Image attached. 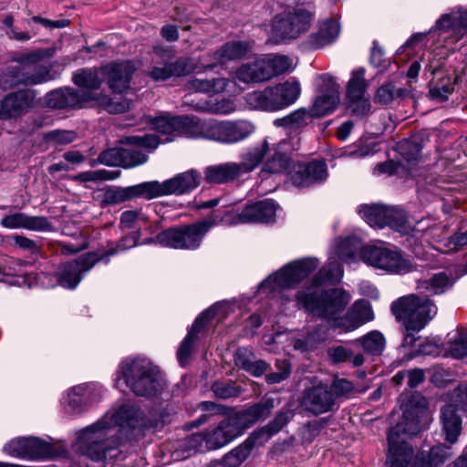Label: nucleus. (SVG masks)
Here are the masks:
<instances>
[{"mask_svg": "<svg viewBox=\"0 0 467 467\" xmlns=\"http://www.w3.org/2000/svg\"><path fill=\"white\" fill-rule=\"evenodd\" d=\"M358 258L388 273L407 274L415 270V265L396 249L384 246L362 247L359 240L348 237L333 248L327 263L310 279L306 278L320 264L316 257H305L288 263L263 280L258 289L263 292H279L296 289L297 285L305 282V288L312 292H337L334 286L343 276L340 262L350 264Z\"/></svg>", "mask_w": 467, "mask_h": 467, "instance_id": "1", "label": "nucleus"}, {"mask_svg": "<svg viewBox=\"0 0 467 467\" xmlns=\"http://www.w3.org/2000/svg\"><path fill=\"white\" fill-rule=\"evenodd\" d=\"M146 430L158 427L156 420L147 418L143 411L133 405H124L112 414H105L94 424L85 428L78 435V450L94 462H106L118 459L122 451V441L117 435L115 427Z\"/></svg>", "mask_w": 467, "mask_h": 467, "instance_id": "2", "label": "nucleus"}, {"mask_svg": "<svg viewBox=\"0 0 467 467\" xmlns=\"http://www.w3.org/2000/svg\"><path fill=\"white\" fill-rule=\"evenodd\" d=\"M427 402L420 397L416 404L412 401L406 405L402 421L392 427L389 432L388 462L389 467H440L453 456L450 445L438 444L433 446L425 460L423 453L417 455L412 463L413 450L406 441V436H414L427 427Z\"/></svg>", "mask_w": 467, "mask_h": 467, "instance_id": "3", "label": "nucleus"}, {"mask_svg": "<svg viewBox=\"0 0 467 467\" xmlns=\"http://www.w3.org/2000/svg\"><path fill=\"white\" fill-rule=\"evenodd\" d=\"M349 298L347 294H300L298 302L313 316L332 319V326L344 331H352L374 319L370 303L361 299L354 303L346 316L336 315L344 310Z\"/></svg>", "mask_w": 467, "mask_h": 467, "instance_id": "4", "label": "nucleus"}, {"mask_svg": "<svg viewBox=\"0 0 467 467\" xmlns=\"http://www.w3.org/2000/svg\"><path fill=\"white\" fill-rule=\"evenodd\" d=\"M273 408V400H264L245 410L230 412L216 426L207 429L209 447L216 450L229 444L255 422L266 419Z\"/></svg>", "mask_w": 467, "mask_h": 467, "instance_id": "5", "label": "nucleus"}, {"mask_svg": "<svg viewBox=\"0 0 467 467\" xmlns=\"http://www.w3.org/2000/svg\"><path fill=\"white\" fill-rule=\"evenodd\" d=\"M150 124L153 130L165 138L155 134H145L127 137V141L141 149L154 150L160 143L171 141L177 136L200 138L201 119L196 117H172L163 114L153 119Z\"/></svg>", "mask_w": 467, "mask_h": 467, "instance_id": "6", "label": "nucleus"}, {"mask_svg": "<svg viewBox=\"0 0 467 467\" xmlns=\"http://www.w3.org/2000/svg\"><path fill=\"white\" fill-rule=\"evenodd\" d=\"M119 372L117 384L123 379L125 385L137 396H154L163 389L158 368L146 358L126 359L119 365Z\"/></svg>", "mask_w": 467, "mask_h": 467, "instance_id": "7", "label": "nucleus"}, {"mask_svg": "<svg viewBox=\"0 0 467 467\" xmlns=\"http://www.w3.org/2000/svg\"><path fill=\"white\" fill-rule=\"evenodd\" d=\"M390 310L408 331L421 330L437 314L433 300L424 294L400 296L392 302Z\"/></svg>", "mask_w": 467, "mask_h": 467, "instance_id": "8", "label": "nucleus"}, {"mask_svg": "<svg viewBox=\"0 0 467 467\" xmlns=\"http://www.w3.org/2000/svg\"><path fill=\"white\" fill-rule=\"evenodd\" d=\"M141 233H133L122 237L116 247L111 248L107 254L88 253L75 261L63 265L58 276L59 284L65 289H75L80 282L81 275L89 271L97 262L101 261L104 256L109 257L138 245Z\"/></svg>", "mask_w": 467, "mask_h": 467, "instance_id": "9", "label": "nucleus"}, {"mask_svg": "<svg viewBox=\"0 0 467 467\" xmlns=\"http://www.w3.org/2000/svg\"><path fill=\"white\" fill-rule=\"evenodd\" d=\"M218 222L204 220L193 224L177 228H169L158 234L155 238H148L144 244L157 243L174 249L193 250L200 246L205 234Z\"/></svg>", "mask_w": 467, "mask_h": 467, "instance_id": "10", "label": "nucleus"}, {"mask_svg": "<svg viewBox=\"0 0 467 467\" xmlns=\"http://www.w3.org/2000/svg\"><path fill=\"white\" fill-rule=\"evenodd\" d=\"M254 130V124L247 119L217 120L214 119H201L199 139L223 144H235L249 138Z\"/></svg>", "mask_w": 467, "mask_h": 467, "instance_id": "11", "label": "nucleus"}, {"mask_svg": "<svg viewBox=\"0 0 467 467\" xmlns=\"http://www.w3.org/2000/svg\"><path fill=\"white\" fill-rule=\"evenodd\" d=\"M359 215L372 227L382 228L389 226L402 234H411L412 238H418L420 232L423 231L420 221L413 227L407 222L402 211L383 205L363 204L358 207Z\"/></svg>", "mask_w": 467, "mask_h": 467, "instance_id": "12", "label": "nucleus"}, {"mask_svg": "<svg viewBox=\"0 0 467 467\" xmlns=\"http://www.w3.org/2000/svg\"><path fill=\"white\" fill-rule=\"evenodd\" d=\"M46 100L47 106L54 109L81 108L94 102L104 107L110 113H119L126 109L123 105L112 103L107 96L95 98L88 91H77L71 88L51 91L47 95Z\"/></svg>", "mask_w": 467, "mask_h": 467, "instance_id": "13", "label": "nucleus"}, {"mask_svg": "<svg viewBox=\"0 0 467 467\" xmlns=\"http://www.w3.org/2000/svg\"><path fill=\"white\" fill-rule=\"evenodd\" d=\"M46 50H36L28 54L16 56L14 60L19 64L18 67L10 68L6 73L0 76V87L3 89L11 88L19 84H38L50 79L49 71L47 67H40L35 75H25L22 71L27 67L34 65L44 58Z\"/></svg>", "mask_w": 467, "mask_h": 467, "instance_id": "14", "label": "nucleus"}, {"mask_svg": "<svg viewBox=\"0 0 467 467\" xmlns=\"http://www.w3.org/2000/svg\"><path fill=\"white\" fill-rule=\"evenodd\" d=\"M313 15L304 8H287L276 15L271 32L276 41L295 39L308 30Z\"/></svg>", "mask_w": 467, "mask_h": 467, "instance_id": "15", "label": "nucleus"}, {"mask_svg": "<svg viewBox=\"0 0 467 467\" xmlns=\"http://www.w3.org/2000/svg\"><path fill=\"white\" fill-rule=\"evenodd\" d=\"M152 67L149 76L155 81H164L171 78L187 75L192 67L186 58L171 61L174 55L171 49L155 47Z\"/></svg>", "mask_w": 467, "mask_h": 467, "instance_id": "16", "label": "nucleus"}, {"mask_svg": "<svg viewBox=\"0 0 467 467\" xmlns=\"http://www.w3.org/2000/svg\"><path fill=\"white\" fill-rule=\"evenodd\" d=\"M430 220L424 221L421 224L423 231L418 234V239H422L433 247L442 253H450L456 251L467 245V231L457 233L451 236H445L444 227L441 225H433L431 227L427 223Z\"/></svg>", "mask_w": 467, "mask_h": 467, "instance_id": "17", "label": "nucleus"}, {"mask_svg": "<svg viewBox=\"0 0 467 467\" xmlns=\"http://www.w3.org/2000/svg\"><path fill=\"white\" fill-rule=\"evenodd\" d=\"M319 92L312 105L309 115L322 117L332 112L339 103V86L329 75L319 77Z\"/></svg>", "mask_w": 467, "mask_h": 467, "instance_id": "18", "label": "nucleus"}, {"mask_svg": "<svg viewBox=\"0 0 467 467\" xmlns=\"http://www.w3.org/2000/svg\"><path fill=\"white\" fill-rule=\"evenodd\" d=\"M127 141V138L125 139ZM129 148H113L102 151L98 157V162L108 166H122L132 168L147 161V155L141 148L130 143Z\"/></svg>", "mask_w": 467, "mask_h": 467, "instance_id": "19", "label": "nucleus"}, {"mask_svg": "<svg viewBox=\"0 0 467 467\" xmlns=\"http://www.w3.org/2000/svg\"><path fill=\"white\" fill-rule=\"evenodd\" d=\"M337 406L335 395L325 384H318L305 390L302 407L314 415L332 411Z\"/></svg>", "mask_w": 467, "mask_h": 467, "instance_id": "20", "label": "nucleus"}, {"mask_svg": "<svg viewBox=\"0 0 467 467\" xmlns=\"http://www.w3.org/2000/svg\"><path fill=\"white\" fill-rule=\"evenodd\" d=\"M288 174L294 185L308 187L325 180L327 171L324 161H312L308 164L298 162L293 164Z\"/></svg>", "mask_w": 467, "mask_h": 467, "instance_id": "21", "label": "nucleus"}, {"mask_svg": "<svg viewBox=\"0 0 467 467\" xmlns=\"http://www.w3.org/2000/svg\"><path fill=\"white\" fill-rule=\"evenodd\" d=\"M439 33L451 32V42L455 43L467 35V8L456 7L451 12L443 14L433 27Z\"/></svg>", "mask_w": 467, "mask_h": 467, "instance_id": "22", "label": "nucleus"}, {"mask_svg": "<svg viewBox=\"0 0 467 467\" xmlns=\"http://www.w3.org/2000/svg\"><path fill=\"white\" fill-rule=\"evenodd\" d=\"M186 88L192 92H202L210 95L226 91L230 96H236L242 92V88L235 81L225 78L212 79L193 78L188 81Z\"/></svg>", "mask_w": 467, "mask_h": 467, "instance_id": "23", "label": "nucleus"}, {"mask_svg": "<svg viewBox=\"0 0 467 467\" xmlns=\"http://www.w3.org/2000/svg\"><path fill=\"white\" fill-rule=\"evenodd\" d=\"M34 102V94L30 90H20L5 97L0 105V118L13 119L25 114Z\"/></svg>", "mask_w": 467, "mask_h": 467, "instance_id": "24", "label": "nucleus"}, {"mask_svg": "<svg viewBox=\"0 0 467 467\" xmlns=\"http://www.w3.org/2000/svg\"><path fill=\"white\" fill-rule=\"evenodd\" d=\"M365 70L359 68L352 72L348 85V96L351 100L352 111L358 115H365L370 109V103L365 98Z\"/></svg>", "mask_w": 467, "mask_h": 467, "instance_id": "25", "label": "nucleus"}, {"mask_svg": "<svg viewBox=\"0 0 467 467\" xmlns=\"http://www.w3.org/2000/svg\"><path fill=\"white\" fill-rule=\"evenodd\" d=\"M441 433L450 445L455 444L462 431V420L457 409L452 405H443L440 410Z\"/></svg>", "mask_w": 467, "mask_h": 467, "instance_id": "26", "label": "nucleus"}, {"mask_svg": "<svg viewBox=\"0 0 467 467\" xmlns=\"http://www.w3.org/2000/svg\"><path fill=\"white\" fill-rule=\"evenodd\" d=\"M135 67L131 62L111 64L104 67V74L113 92L121 93L129 88Z\"/></svg>", "mask_w": 467, "mask_h": 467, "instance_id": "27", "label": "nucleus"}, {"mask_svg": "<svg viewBox=\"0 0 467 467\" xmlns=\"http://www.w3.org/2000/svg\"><path fill=\"white\" fill-rule=\"evenodd\" d=\"M1 225L8 229L24 228L30 231L47 232L51 223L43 216H28L23 213L5 215L1 219Z\"/></svg>", "mask_w": 467, "mask_h": 467, "instance_id": "28", "label": "nucleus"}, {"mask_svg": "<svg viewBox=\"0 0 467 467\" xmlns=\"http://www.w3.org/2000/svg\"><path fill=\"white\" fill-rule=\"evenodd\" d=\"M264 431H254L238 446L225 453L220 460L223 467H239L251 454Z\"/></svg>", "mask_w": 467, "mask_h": 467, "instance_id": "29", "label": "nucleus"}, {"mask_svg": "<svg viewBox=\"0 0 467 467\" xmlns=\"http://www.w3.org/2000/svg\"><path fill=\"white\" fill-rule=\"evenodd\" d=\"M235 78L244 84H259L268 81V72L264 57L242 64L235 71Z\"/></svg>", "mask_w": 467, "mask_h": 467, "instance_id": "30", "label": "nucleus"}, {"mask_svg": "<svg viewBox=\"0 0 467 467\" xmlns=\"http://www.w3.org/2000/svg\"><path fill=\"white\" fill-rule=\"evenodd\" d=\"M246 101L254 109L266 112L280 110L273 86L247 93Z\"/></svg>", "mask_w": 467, "mask_h": 467, "instance_id": "31", "label": "nucleus"}, {"mask_svg": "<svg viewBox=\"0 0 467 467\" xmlns=\"http://www.w3.org/2000/svg\"><path fill=\"white\" fill-rule=\"evenodd\" d=\"M273 87L280 110L293 105L301 94V85L295 78H290Z\"/></svg>", "mask_w": 467, "mask_h": 467, "instance_id": "32", "label": "nucleus"}, {"mask_svg": "<svg viewBox=\"0 0 467 467\" xmlns=\"http://www.w3.org/2000/svg\"><path fill=\"white\" fill-rule=\"evenodd\" d=\"M201 174L191 170L166 180L170 194H183L197 188L201 182Z\"/></svg>", "mask_w": 467, "mask_h": 467, "instance_id": "33", "label": "nucleus"}, {"mask_svg": "<svg viewBox=\"0 0 467 467\" xmlns=\"http://www.w3.org/2000/svg\"><path fill=\"white\" fill-rule=\"evenodd\" d=\"M237 162L212 165L205 169L204 178L210 183H224L240 177Z\"/></svg>", "mask_w": 467, "mask_h": 467, "instance_id": "34", "label": "nucleus"}, {"mask_svg": "<svg viewBox=\"0 0 467 467\" xmlns=\"http://www.w3.org/2000/svg\"><path fill=\"white\" fill-rule=\"evenodd\" d=\"M235 365L254 377H260L268 368L264 360H254V353L247 348H239L234 353Z\"/></svg>", "mask_w": 467, "mask_h": 467, "instance_id": "35", "label": "nucleus"}, {"mask_svg": "<svg viewBox=\"0 0 467 467\" xmlns=\"http://www.w3.org/2000/svg\"><path fill=\"white\" fill-rule=\"evenodd\" d=\"M278 205L273 200H264L245 206L248 223H269L274 220Z\"/></svg>", "mask_w": 467, "mask_h": 467, "instance_id": "36", "label": "nucleus"}, {"mask_svg": "<svg viewBox=\"0 0 467 467\" xmlns=\"http://www.w3.org/2000/svg\"><path fill=\"white\" fill-rule=\"evenodd\" d=\"M289 150V141L284 140L276 146L275 153L266 161L262 172L275 174L288 168L289 158L286 151Z\"/></svg>", "mask_w": 467, "mask_h": 467, "instance_id": "37", "label": "nucleus"}, {"mask_svg": "<svg viewBox=\"0 0 467 467\" xmlns=\"http://www.w3.org/2000/svg\"><path fill=\"white\" fill-rule=\"evenodd\" d=\"M251 50L248 42L231 41L224 44L214 53V59L220 63L239 59L247 55Z\"/></svg>", "mask_w": 467, "mask_h": 467, "instance_id": "38", "label": "nucleus"}, {"mask_svg": "<svg viewBox=\"0 0 467 467\" xmlns=\"http://www.w3.org/2000/svg\"><path fill=\"white\" fill-rule=\"evenodd\" d=\"M339 33L338 23L335 20H327L320 25L318 32L311 36V44L315 48L322 47L334 42Z\"/></svg>", "mask_w": 467, "mask_h": 467, "instance_id": "39", "label": "nucleus"}, {"mask_svg": "<svg viewBox=\"0 0 467 467\" xmlns=\"http://www.w3.org/2000/svg\"><path fill=\"white\" fill-rule=\"evenodd\" d=\"M105 78L104 67L101 69L85 68L74 74V83L88 90H94L99 88Z\"/></svg>", "mask_w": 467, "mask_h": 467, "instance_id": "40", "label": "nucleus"}, {"mask_svg": "<svg viewBox=\"0 0 467 467\" xmlns=\"http://www.w3.org/2000/svg\"><path fill=\"white\" fill-rule=\"evenodd\" d=\"M444 356L454 358L467 357V332L456 330L448 335V340L444 343Z\"/></svg>", "mask_w": 467, "mask_h": 467, "instance_id": "41", "label": "nucleus"}, {"mask_svg": "<svg viewBox=\"0 0 467 467\" xmlns=\"http://www.w3.org/2000/svg\"><path fill=\"white\" fill-rule=\"evenodd\" d=\"M268 150V143L265 141L260 147L254 148L242 155L241 162H237L240 175L254 171L262 161Z\"/></svg>", "mask_w": 467, "mask_h": 467, "instance_id": "42", "label": "nucleus"}, {"mask_svg": "<svg viewBox=\"0 0 467 467\" xmlns=\"http://www.w3.org/2000/svg\"><path fill=\"white\" fill-rule=\"evenodd\" d=\"M134 196H142L148 200L169 195L166 181L159 182L157 181L146 182L132 186Z\"/></svg>", "mask_w": 467, "mask_h": 467, "instance_id": "43", "label": "nucleus"}, {"mask_svg": "<svg viewBox=\"0 0 467 467\" xmlns=\"http://www.w3.org/2000/svg\"><path fill=\"white\" fill-rule=\"evenodd\" d=\"M268 72L269 80L273 78L284 74L293 68L292 60L283 55H268L263 57Z\"/></svg>", "mask_w": 467, "mask_h": 467, "instance_id": "44", "label": "nucleus"}, {"mask_svg": "<svg viewBox=\"0 0 467 467\" xmlns=\"http://www.w3.org/2000/svg\"><path fill=\"white\" fill-rule=\"evenodd\" d=\"M120 175L119 171H109L106 169L97 171H87L79 172L70 177L73 182H99L105 181H111L119 178Z\"/></svg>", "mask_w": 467, "mask_h": 467, "instance_id": "45", "label": "nucleus"}, {"mask_svg": "<svg viewBox=\"0 0 467 467\" xmlns=\"http://www.w3.org/2000/svg\"><path fill=\"white\" fill-rule=\"evenodd\" d=\"M89 386L79 385L69 389L67 397L64 401L65 410L67 413H78L82 410L83 398L88 391Z\"/></svg>", "mask_w": 467, "mask_h": 467, "instance_id": "46", "label": "nucleus"}, {"mask_svg": "<svg viewBox=\"0 0 467 467\" xmlns=\"http://www.w3.org/2000/svg\"><path fill=\"white\" fill-rule=\"evenodd\" d=\"M358 341L361 343L363 349L371 355L381 354L386 345L384 336L377 330L368 333L360 337Z\"/></svg>", "mask_w": 467, "mask_h": 467, "instance_id": "47", "label": "nucleus"}, {"mask_svg": "<svg viewBox=\"0 0 467 467\" xmlns=\"http://www.w3.org/2000/svg\"><path fill=\"white\" fill-rule=\"evenodd\" d=\"M207 220L217 221L218 223L215 225L221 223V224L231 226V225L249 223L245 207L241 212L232 209V210L226 211L223 214L214 213Z\"/></svg>", "mask_w": 467, "mask_h": 467, "instance_id": "48", "label": "nucleus"}, {"mask_svg": "<svg viewBox=\"0 0 467 467\" xmlns=\"http://www.w3.org/2000/svg\"><path fill=\"white\" fill-rule=\"evenodd\" d=\"M455 81L456 78L450 76L441 78L431 85L430 95L441 101L447 99L454 90Z\"/></svg>", "mask_w": 467, "mask_h": 467, "instance_id": "49", "label": "nucleus"}, {"mask_svg": "<svg viewBox=\"0 0 467 467\" xmlns=\"http://www.w3.org/2000/svg\"><path fill=\"white\" fill-rule=\"evenodd\" d=\"M27 456L26 458H47L50 457L53 449L49 443L35 437L27 438Z\"/></svg>", "mask_w": 467, "mask_h": 467, "instance_id": "50", "label": "nucleus"}, {"mask_svg": "<svg viewBox=\"0 0 467 467\" xmlns=\"http://www.w3.org/2000/svg\"><path fill=\"white\" fill-rule=\"evenodd\" d=\"M215 317V309L209 307L202 311L194 320L191 328L188 330L187 336L189 338H193L195 341L198 339L199 335L204 331L207 325Z\"/></svg>", "mask_w": 467, "mask_h": 467, "instance_id": "51", "label": "nucleus"}, {"mask_svg": "<svg viewBox=\"0 0 467 467\" xmlns=\"http://www.w3.org/2000/svg\"><path fill=\"white\" fill-rule=\"evenodd\" d=\"M215 317V309L209 307L202 311L194 320L191 328L188 330L187 336L189 338H193L195 341L198 339L199 335L204 331L207 325Z\"/></svg>", "mask_w": 467, "mask_h": 467, "instance_id": "52", "label": "nucleus"}, {"mask_svg": "<svg viewBox=\"0 0 467 467\" xmlns=\"http://www.w3.org/2000/svg\"><path fill=\"white\" fill-rule=\"evenodd\" d=\"M215 317V309L209 307L202 311L194 320L191 328L188 330L187 336L189 338H193L195 341L198 339L199 335L204 331L207 325Z\"/></svg>", "mask_w": 467, "mask_h": 467, "instance_id": "53", "label": "nucleus"}, {"mask_svg": "<svg viewBox=\"0 0 467 467\" xmlns=\"http://www.w3.org/2000/svg\"><path fill=\"white\" fill-rule=\"evenodd\" d=\"M307 116L306 109H298L283 118L275 119L274 125L275 127L297 128L306 123Z\"/></svg>", "mask_w": 467, "mask_h": 467, "instance_id": "54", "label": "nucleus"}, {"mask_svg": "<svg viewBox=\"0 0 467 467\" xmlns=\"http://www.w3.org/2000/svg\"><path fill=\"white\" fill-rule=\"evenodd\" d=\"M194 109L214 114H229L235 110L236 105L232 99H221L215 103H203L193 106Z\"/></svg>", "mask_w": 467, "mask_h": 467, "instance_id": "55", "label": "nucleus"}, {"mask_svg": "<svg viewBox=\"0 0 467 467\" xmlns=\"http://www.w3.org/2000/svg\"><path fill=\"white\" fill-rule=\"evenodd\" d=\"M455 282V278L451 275L441 272L433 275L430 279L422 282L419 288L422 289H449Z\"/></svg>", "mask_w": 467, "mask_h": 467, "instance_id": "56", "label": "nucleus"}, {"mask_svg": "<svg viewBox=\"0 0 467 467\" xmlns=\"http://www.w3.org/2000/svg\"><path fill=\"white\" fill-rule=\"evenodd\" d=\"M214 395L223 400L237 397L240 394V389L232 381H216L212 386Z\"/></svg>", "mask_w": 467, "mask_h": 467, "instance_id": "57", "label": "nucleus"}, {"mask_svg": "<svg viewBox=\"0 0 467 467\" xmlns=\"http://www.w3.org/2000/svg\"><path fill=\"white\" fill-rule=\"evenodd\" d=\"M290 420V412L281 411L277 413L273 420H271L264 429L259 431H264L261 434V438L265 436V438H269L271 435L278 432Z\"/></svg>", "mask_w": 467, "mask_h": 467, "instance_id": "58", "label": "nucleus"}, {"mask_svg": "<svg viewBox=\"0 0 467 467\" xmlns=\"http://www.w3.org/2000/svg\"><path fill=\"white\" fill-rule=\"evenodd\" d=\"M209 434L207 430L202 432L192 434L187 439V448L191 451L203 452L212 451L213 448L209 447L208 444Z\"/></svg>", "mask_w": 467, "mask_h": 467, "instance_id": "59", "label": "nucleus"}, {"mask_svg": "<svg viewBox=\"0 0 467 467\" xmlns=\"http://www.w3.org/2000/svg\"><path fill=\"white\" fill-rule=\"evenodd\" d=\"M445 405H452L457 411L467 413V386H459L450 395V400Z\"/></svg>", "mask_w": 467, "mask_h": 467, "instance_id": "60", "label": "nucleus"}, {"mask_svg": "<svg viewBox=\"0 0 467 467\" xmlns=\"http://www.w3.org/2000/svg\"><path fill=\"white\" fill-rule=\"evenodd\" d=\"M329 390L335 395V401L337 398L348 397L355 391L354 384L341 378H335L329 387Z\"/></svg>", "mask_w": 467, "mask_h": 467, "instance_id": "61", "label": "nucleus"}, {"mask_svg": "<svg viewBox=\"0 0 467 467\" xmlns=\"http://www.w3.org/2000/svg\"><path fill=\"white\" fill-rule=\"evenodd\" d=\"M135 198L132 186L107 191L105 200L109 203H119Z\"/></svg>", "mask_w": 467, "mask_h": 467, "instance_id": "62", "label": "nucleus"}, {"mask_svg": "<svg viewBox=\"0 0 467 467\" xmlns=\"http://www.w3.org/2000/svg\"><path fill=\"white\" fill-rule=\"evenodd\" d=\"M4 451L8 454L16 457L27 456V438H17L10 441L5 445Z\"/></svg>", "mask_w": 467, "mask_h": 467, "instance_id": "63", "label": "nucleus"}, {"mask_svg": "<svg viewBox=\"0 0 467 467\" xmlns=\"http://www.w3.org/2000/svg\"><path fill=\"white\" fill-rule=\"evenodd\" d=\"M143 220V211H126L120 217V225L125 229H135L137 223Z\"/></svg>", "mask_w": 467, "mask_h": 467, "instance_id": "64", "label": "nucleus"}]
</instances>
